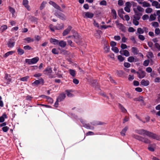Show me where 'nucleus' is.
Listing matches in <instances>:
<instances>
[{"label":"nucleus","instance_id":"423d86ee","mask_svg":"<svg viewBox=\"0 0 160 160\" xmlns=\"http://www.w3.org/2000/svg\"><path fill=\"white\" fill-rule=\"evenodd\" d=\"M148 137L152 138L153 139H155L158 141H160V136L153 133L151 132H150Z\"/></svg>","mask_w":160,"mask_h":160},{"label":"nucleus","instance_id":"8fccbe9b","mask_svg":"<svg viewBox=\"0 0 160 160\" xmlns=\"http://www.w3.org/2000/svg\"><path fill=\"white\" fill-rule=\"evenodd\" d=\"M88 81L91 84H92L94 86V84H95L96 83V81L95 80H94L92 79H90L88 80Z\"/></svg>","mask_w":160,"mask_h":160},{"label":"nucleus","instance_id":"4468645a","mask_svg":"<svg viewBox=\"0 0 160 160\" xmlns=\"http://www.w3.org/2000/svg\"><path fill=\"white\" fill-rule=\"evenodd\" d=\"M141 142L146 143V144H150L151 142V141L148 138L144 137H142L141 140Z\"/></svg>","mask_w":160,"mask_h":160},{"label":"nucleus","instance_id":"4d7b16f0","mask_svg":"<svg viewBox=\"0 0 160 160\" xmlns=\"http://www.w3.org/2000/svg\"><path fill=\"white\" fill-rule=\"evenodd\" d=\"M117 73L118 74V75H119V76H121L123 74V72L121 70V71H117Z\"/></svg>","mask_w":160,"mask_h":160},{"label":"nucleus","instance_id":"2f4dec72","mask_svg":"<svg viewBox=\"0 0 160 160\" xmlns=\"http://www.w3.org/2000/svg\"><path fill=\"white\" fill-rule=\"evenodd\" d=\"M47 3V2L46 1H43L40 7V9L41 10H42L45 7L46 4Z\"/></svg>","mask_w":160,"mask_h":160},{"label":"nucleus","instance_id":"7ed1b4c3","mask_svg":"<svg viewBox=\"0 0 160 160\" xmlns=\"http://www.w3.org/2000/svg\"><path fill=\"white\" fill-rule=\"evenodd\" d=\"M135 132L139 134L142 135H145L148 136L150 132L144 129L136 130H135Z\"/></svg>","mask_w":160,"mask_h":160},{"label":"nucleus","instance_id":"2eb2a0df","mask_svg":"<svg viewBox=\"0 0 160 160\" xmlns=\"http://www.w3.org/2000/svg\"><path fill=\"white\" fill-rule=\"evenodd\" d=\"M119 52L121 54H123V55L126 57H128L130 56L129 52L127 50H121Z\"/></svg>","mask_w":160,"mask_h":160},{"label":"nucleus","instance_id":"72a5a7b5","mask_svg":"<svg viewBox=\"0 0 160 160\" xmlns=\"http://www.w3.org/2000/svg\"><path fill=\"white\" fill-rule=\"evenodd\" d=\"M156 18V15L155 14H151L150 16L149 21H152L154 20Z\"/></svg>","mask_w":160,"mask_h":160},{"label":"nucleus","instance_id":"393cba45","mask_svg":"<svg viewBox=\"0 0 160 160\" xmlns=\"http://www.w3.org/2000/svg\"><path fill=\"white\" fill-rule=\"evenodd\" d=\"M56 15L59 18L62 20H65L66 19V16L63 13H60L59 14H58L57 15Z\"/></svg>","mask_w":160,"mask_h":160},{"label":"nucleus","instance_id":"20e7f679","mask_svg":"<svg viewBox=\"0 0 160 160\" xmlns=\"http://www.w3.org/2000/svg\"><path fill=\"white\" fill-rule=\"evenodd\" d=\"M82 16L84 18H92L94 16V14L90 12H83L82 14Z\"/></svg>","mask_w":160,"mask_h":160},{"label":"nucleus","instance_id":"680f3d73","mask_svg":"<svg viewBox=\"0 0 160 160\" xmlns=\"http://www.w3.org/2000/svg\"><path fill=\"white\" fill-rule=\"evenodd\" d=\"M9 128L7 126H5L2 128V129L3 132H7L9 129Z\"/></svg>","mask_w":160,"mask_h":160},{"label":"nucleus","instance_id":"7c9ffc66","mask_svg":"<svg viewBox=\"0 0 160 160\" xmlns=\"http://www.w3.org/2000/svg\"><path fill=\"white\" fill-rule=\"evenodd\" d=\"M7 118V115L5 114H3V115L0 117V122H3L4 121L5 118Z\"/></svg>","mask_w":160,"mask_h":160},{"label":"nucleus","instance_id":"c756f323","mask_svg":"<svg viewBox=\"0 0 160 160\" xmlns=\"http://www.w3.org/2000/svg\"><path fill=\"white\" fill-rule=\"evenodd\" d=\"M70 74L73 77H75L76 75V71L73 69H70L69 70Z\"/></svg>","mask_w":160,"mask_h":160},{"label":"nucleus","instance_id":"0eeeda50","mask_svg":"<svg viewBox=\"0 0 160 160\" xmlns=\"http://www.w3.org/2000/svg\"><path fill=\"white\" fill-rule=\"evenodd\" d=\"M132 6V4L129 2H127L125 3V7L124 8V10L128 12H130V8Z\"/></svg>","mask_w":160,"mask_h":160},{"label":"nucleus","instance_id":"f257e3e1","mask_svg":"<svg viewBox=\"0 0 160 160\" xmlns=\"http://www.w3.org/2000/svg\"><path fill=\"white\" fill-rule=\"evenodd\" d=\"M73 32V38L74 41L78 44L82 45V41L81 36L76 31H72Z\"/></svg>","mask_w":160,"mask_h":160},{"label":"nucleus","instance_id":"09e8293b","mask_svg":"<svg viewBox=\"0 0 160 160\" xmlns=\"http://www.w3.org/2000/svg\"><path fill=\"white\" fill-rule=\"evenodd\" d=\"M152 11V9L151 8H147L145 10V12L146 13H150Z\"/></svg>","mask_w":160,"mask_h":160},{"label":"nucleus","instance_id":"13d9d810","mask_svg":"<svg viewBox=\"0 0 160 160\" xmlns=\"http://www.w3.org/2000/svg\"><path fill=\"white\" fill-rule=\"evenodd\" d=\"M67 42L68 44L70 45L71 47H73L74 45L73 44L72 42L70 40H69L67 41Z\"/></svg>","mask_w":160,"mask_h":160},{"label":"nucleus","instance_id":"f8f14e48","mask_svg":"<svg viewBox=\"0 0 160 160\" xmlns=\"http://www.w3.org/2000/svg\"><path fill=\"white\" fill-rule=\"evenodd\" d=\"M156 145L155 144H149L148 147V149L151 152H153L155 150Z\"/></svg>","mask_w":160,"mask_h":160},{"label":"nucleus","instance_id":"4be33fe9","mask_svg":"<svg viewBox=\"0 0 160 160\" xmlns=\"http://www.w3.org/2000/svg\"><path fill=\"white\" fill-rule=\"evenodd\" d=\"M65 94L64 93H62L59 95L57 99H58V100L61 102L65 98Z\"/></svg>","mask_w":160,"mask_h":160},{"label":"nucleus","instance_id":"3c124183","mask_svg":"<svg viewBox=\"0 0 160 160\" xmlns=\"http://www.w3.org/2000/svg\"><path fill=\"white\" fill-rule=\"evenodd\" d=\"M29 77L28 76H26L25 77H23L20 78V80L21 81L25 82L27 81Z\"/></svg>","mask_w":160,"mask_h":160},{"label":"nucleus","instance_id":"f3484780","mask_svg":"<svg viewBox=\"0 0 160 160\" xmlns=\"http://www.w3.org/2000/svg\"><path fill=\"white\" fill-rule=\"evenodd\" d=\"M28 0H23V4L28 10H30V6L28 5Z\"/></svg>","mask_w":160,"mask_h":160},{"label":"nucleus","instance_id":"de8ad7c7","mask_svg":"<svg viewBox=\"0 0 160 160\" xmlns=\"http://www.w3.org/2000/svg\"><path fill=\"white\" fill-rule=\"evenodd\" d=\"M121 35L122 36V42H126V40H127V38H126L123 34H121Z\"/></svg>","mask_w":160,"mask_h":160},{"label":"nucleus","instance_id":"79ce46f5","mask_svg":"<svg viewBox=\"0 0 160 160\" xmlns=\"http://www.w3.org/2000/svg\"><path fill=\"white\" fill-rule=\"evenodd\" d=\"M112 50L114 52L116 53L118 52L119 51L117 47H112Z\"/></svg>","mask_w":160,"mask_h":160},{"label":"nucleus","instance_id":"49530a36","mask_svg":"<svg viewBox=\"0 0 160 160\" xmlns=\"http://www.w3.org/2000/svg\"><path fill=\"white\" fill-rule=\"evenodd\" d=\"M133 19L139 20L140 18V16L138 14H135L133 16Z\"/></svg>","mask_w":160,"mask_h":160},{"label":"nucleus","instance_id":"f704fd0d","mask_svg":"<svg viewBox=\"0 0 160 160\" xmlns=\"http://www.w3.org/2000/svg\"><path fill=\"white\" fill-rule=\"evenodd\" d=\"M117 58L118 60L120 62L123 61L125 59V58L121 55H119L118 56Z\"/></svg>","mask_w":160,"mask_h":160},{"label":"nucleus","instance_id":"412c9836","mask_svg":"<svg viewBox=\"0 0 160 160\" xmlns=\"http://www.w3.org/2000/svg\"><path fill=\"white\" fill-rule=\"evenodd\" d=\"M152 6H155L157 8H160V3L156 1H153L152 4Z\"/></svg>","mask_w":160,"mask_h":160},{"label":"nucleus","instance_id":"603ef678","mask_svg":"<svg viewBox=\"0 0 160 160\" xmlns=\"http://www.w3.org/2000/svg\"><path fill=\"white\" fill-rule=\"evenodd\" d=\"M108 56L113 60L115 59L114 54L112 53L108 55Z\"/></svg>","mask_w":160,"mask_h":160},{"label":"nucleus","instance_id":"473e14b6","mask_svg":"<svg viewBox=\"0 0 160 160\" xmlns=\"http://www.w3.org/2000/svg\"><path fill=\"white\" fill-rule=\"evenodd\" d=\"M24 40L27 42L28 43H30L34 41L33 39L30 37H28L24 39Z\"/></svg>","mask_w":160,"mask_h":160},{"label":"nucleus","instance_id":"1a4fd4ad","mask_svg":"<svg viewBox=\"0 0 160 160\" xmlns=\"http://www.w3.org/2000/svg\"><path fill=\"white\" fill-rule=\"evenodd\" d=\"M115 23L117 27L119 28V29L123 32L125 31V27L122 24L119 23L118 21H116Z\"/></svg>","mask_w":160,"mask_h":160},{"label":"nucleus","instance_id":"e2e57ef3","mask_svg":"<svg viewBox=\"0 0 160 160\" xmlns=\"http://www.w3.org/2000/svg\"><path fill=\"white\" fill-rule=\"evenodd\" d=\"M142 19L143 20H145L148 19L149 18V16L148 15L145 14L144 15L142 18Z\"/></svg>","mask_w":160,"mask_h":160},{"label":"nucleus","instance_id":"6ab92c4d","mask_svg":"<svg viewBox=\"0 0 160 160\" xmlns=\"http://www.w3.org/2000/svg\"><path fill=\"white\" fill-rule=\"evenodd\" d=\"M52 72V68L49 67H48L43 71L44 73L47 75L51 73Z\"/></svg>","mask_w":160,"mask_h":160},{"label":"nucleus","instance_id":"aec40b11","mask_svg":"<svg viewBox=\"0 0 160 160\" xmlns=\"http://www.w3.org/2000/svg\"><path fill=\"white\" fill-rule=\"evenodd\" d=\"M118 106L119 108L122 112L126 113L127 112V110L121 104L119 103L118 104Z\"/></svg>","mask_w":160,"mask_h":160},{"label":"nucleus","instance_id":"37998d69","mask_svg":"<svg viewBox=\"0 0 160 160\" xmlns=\"http://www.w3.org/2000/svg\"><path fill=\"white\" fill-rule=\"evenodd\" d=\"M112 13L113 14V17L114 18V19H115L117 17V14L116 12L114 9L112 10Z\"/></svg>","mask_w":160,"mask_h":160},{"label":"nucleus","instance_id":"f03ea898","mask_svg":"<svg viewBox=\"0 0 160 160\" xmlns=\"http://www.w3.org/2000/svg\"><path fill=\"white\" fill-rule=\"evenodd\" d=\"M39 58L36 57L32 59H26L25 62L28 64H33L36 63L39 60Z\"/></svg>","mask_w":160,"mask_h":160},{"label":"nucleus","instance_id":"c85d7f7f","mask_svg":"<svg viewBox=\"0 0 160 160\" xmlns=\"http://www.w3.org/2000/svg\"><path fill=\"white\" fill-rule=\"evenodd\" d=\"M132 52L134 55H136L138 54V51L136 48L133 47L132 48Z\"/></svg>","mask_w":160,"mask_h":160},{"label":"nucleus","instance_id":"ea45409f","mask_svg":"<svg viewBox=\"0 0 160 160\" xmlns=\"http://www.w3.org/2000/svg\"><path fill=\"white\" fill-rule=\"evenodd\" d=\"M17 51L18 54L20 55H22L24 53V50L20 48L18 49Z\"/></svg>","mask_w":160,"mask_h":160},{"label":"nucleus","instance_id":"6e6552de","mask_svg":"<svg viewBox=\"0 0 160 160\" xmlns=\"http://www.w3.org/2000/svg\"><path fill=\"white\" fill-rule=\"evenodd\" d=\"M72 27L71 26H69L67 28L64 30L63 33L62 35L63 36H65L68 34L71 31Z\"/></svg>","mask_w":160,"mask_h":160},{"label":"nucleus","instance_id":"6e6d98bb","mask_svg":"<svg viewBox=\"0 0 160 160\" xmlns=\"http://www.w3.org/2000/svg\"><path fill=\"white\" fill-rule=\"evenodd\" d=\"M52 52L54 54H58V51L55 48H53L52 49Z\"/></svg>","mask_w":160,"mask_h":160},{"label":"nucleus","instance_id":"e433bc0d","mask_svg":"<svg viewBox=\"0 0 160 160\" xmlns=\"http://www.w3.org/2000/svg\"><path fill=\"white\" fill-rule=\"evenodd\" d=\"M135 59L133 56H131L128 58V61L130 62H134Z\"/></svg>","mask_w":160,"mask_h":160},{"label":"nucleus","instance_id":"a211bd4d","mask_svg":"<svg viewBox=\"0 0 160 160\" xmlns=\"http://www.w3.org/2000/svg\"><path fill=\"white\" fill-rule=\"evenodd\" d=\"M141 84L144 86H148L149 84V81L148 80L142 79L140 82Z\"/></svg>","mask_w":160,"mask_h":160},{"label":"nucleus","instance_id":"338daca9","mask_svg":"<svg viewBox=\"0 0 160 160\" xmlns=\"http://www.w3.org/2000/svg\"><path fill=\"white\" fill-rule=\"evenodd\" d=\"M100 4L101 5L106 6L107 5V2L106 1L103 0L100 2Z\"/></svg>","mask_w":160,"mask_h":160},{"label":"nucleus","instance_id":"dca6fc26","mask_svg":"<svg viewBox=\"0 0 160 160\" xmlns=\"http://www.w3.org/2000/svg\"><path fill=\"white\" fill-rule=\"evenodd\" d=\"M104 52L105 53H107L109 52L110 50V47L109 45L107 43H106L104 44Z\"/></svg>","mask_w":160,"mask_h":160},{"label":"nucleus","instance_id":"9b49d317","mask_svg":"<svg viewBox=\"0 0 160 160\" xmlns=\"http://www.w3.org/2000/svg\"><path fill=\"white\" fill-rule=\"evenodd\" d=\"M49 3L50 4L52 5L55 8L61 11H62L61 8L58 5L55 3L54 2L52 1H50L49 2Z\"/></svg>","mask_w":160,"mask_h":160},{"label":"nucleus","instance_id":"a18cd8bd","mask_svg":"<svg viewBox=\"0 0 160 160\" xmlns=\"http://www.w3.org/2000/svg\"><path fill=\"white\" fill-rule=\"evenodd\" d=\"M137 9L138 11L140 12H143L144 11V9L139 6H137Z\"/></svg>","mask_w":160,"mask_h":160},{"label":"nucleus","instance_id":"ddd939ff","mask_svg":"<svg viewBox=\"0 0 160 160\" xmlns=\"http://www.w3.org/2000/svg\"><path fill=\"white\" fill-rule=\"evenodd\" d=\"M139 4L142 5V6L144 8L149 7L151 6L150 4L145 1L142 2V1L139 2Z\"/></svg>","mask_w":160,"mask_h":160},{"label":"nucleus","instance_id":"0e129e2a","mask_svg":"<svg viewBox=\"0 0 160 160\" xmlns=\"http://www.w3.org/2000/svg\"><path fill=\"white\" fill-rule=\"evenodd\" d=\"M30 19L33 22H36L37 21V19L33 17H31L30 18Z\"/></svg>","mask_w":160,"mask_h":160},{"label":"nucleus","instance_id":"58836bf2","mask_svg":"<svg viewBox=\"0 0 160 160\" xmlns=\"http://www.w3.org/2000/svg\"><path fill=\"white\" fill-rule=\"evenodd\" d=\"M15 52L13 51H9L5 54L4 57L5 58H6L10 55L12 54Z\"/></svg>","mask_w":160,"mask_h":160},{"label":"nucleus","instance_id":"774afa93","mask_svg":"<svg viewBox=\"0 0 160 160\" xmlns=\"http://www.w3.org/2000/svg\"><path fill=\"white\" fill-rule=\"evenodd\" d=\"M155 46L160 51V45L156 43L155 44Z\"/></svg>","mask_w":160,"mask_h":160},{"label":"nucleus","instance_id":"a878e982","mask_svg":"<svg viewBox=\"0 0 160 160\" xmlns=\"http://www.w3.org/2000/svg\"><path fill=\"white\" fill-rule=\"evenodd\" d=\"M58 44L61 47H65L66 45V42L65 41L63 40H61L59 42Z\"/></svg>","mask_w":160,"mask_h":160},{"label":"nucleus","instance_id":"bb28decb","mask_svg":"<svg viewBox=\"0 0 160 160\" xmlns=\"http://www.w3.org/2000/svg\"><path fill=\"white\" fill-rule=\"evenodd\" d=\"M132 137L140 141H141L142 137V136L135 134H132Z\"/></svg>","mask_w":160,"mask_h":160},{"label":"nucleus","instance_id":"cd10ccee","mask_svg":"<svg viewBox=\"0 0 160 160\" xmlns=\"http://www.w3.org/2000/svg\"><path fill=\"white\" fill-rule=\"evenodd\" d=\"M50 42L55 45L58 44L59 42V41L58 40L53 39L52 38H51L50 39Z\"/></svg>","mask_w":160,"mask_h":160},{"label":"nucleus","instance_id":"69168bd1","mask_svg":"<svg viewBox=\"0 0 160 160\" xmlns=\"http://www.w3.org/2000/svg\"><path fill=\"white\" fill-rule=\"evenodd\" d=\"M155 32L156 34L158 35L160 33V30L159 28H156L155 30Z\"/></svg>","mask_w":160,"mask_h":160},{"label":"nucleus","instance_id":"9d476101","mask_svg":"<svg viewBox=\"0 0 160 160\" xmlns=\"http://www.w3.org/2000/svg\"><path fill=\"white\" fill-rule=\"evenodd\" d=\"M44 83V80L42 78H41L39 80H36L34 82L32 83L33 86H36L39 84L42 83L43 84Z\"/></svg>","mask_w":160,"mask_h":160},{"label":"nucleus","instance_id":"39448f33","mask_svg":"<svg viewBox=\"0 0 160 160\" xmlns=\"http://www.w3.org/2000/svg\"><path fill=\"white\" fill-rule=\"evenodd\" d=\"M136 73L138 75V77L140 79L144 78L146 75L145 72L141 69H139L138 71L136 72Z\"/></svg>","mask_w":160,"mask_h":160},{"label":"nucleus","instance_id":"5fc2aeb1","mask_svg":"<svg viewBox=\"0 0 160 160\" xmlns=\"http://www.w3.org/2000/svg\"><path fill=\"white\" fill-rule=\"evenodd\" d=\"M152 26L155 27H158L159 26L158 23L157 22H152Z\"/></svg>","mask_w":160,"mask_h":160},{"label":"nucleus","instance_id":"bf43d9fd","mask_svg":"<svg viewBox=\"0 0 160 160\" xmlns=\"http://www.w3.org/2000/svg\"><path fill=\"white\" fill-rule=\"evenodd\" d=\"M138 20L136 19H133V24L136 26L138 25L139 24V22L138 21Z\"/></svg>","mask_w":160,"mask_h":160},{"label":"nucleus","instance_id":"5701e85b","mask_svg":"<svg viewBox=\"0 0 160 160\" xmlns=\"http://www.w3.org/2000/svg\"><path fill=\"white\" fill-rule=\"evenodd\" d=\"M128 127L126 126L124 127V128L122 130L121 132V135L123 136H125V133L126 131L128 130Z\"/></svg>","mask_w":160,"mask_h":160},{"label":"nucleus","instance_id":"864d4df0","mask_svg":"<svg viewBox=\"0 0 160 160\" xmlns=\"http://www.w3.org/2000/svg\"><path fill=\"white\" fill-rule=\"evenodd\" d=\"M138 38L139 39L142 41L144 40L145 38L144 36L140 34L138 36Z\"/></svg>","mask_w":160,"mask_h":160},{"label":"nucleus","instance_id":"052dcab7","mask_svg":"<svg viewBox=\"0 0 160 160\" xmlns=\"http://www.w3.org/2000/svg\"><path fill=\"white\" fill-rule=\"evenodd\" d=\"M124 66L126 68H129L130 67V64L128 62H125L124 63Z\"/></svg>","mask_w":160,"mask_h":160},{"label":"nucleus","instance_id":"c03bdc74","mask_svg":"<svg viewBox=\"0 0 160 160\" xmlns=\"http://www.w3.org/2000/svg\"><path fill=\"white\" fill-rule=\"evenodd\" d=\"M14 42H11L10 41L8 43V47L9 48H12L14 45Z\"/></svg>","mask_w":160,"mask_h":160},{"label":"nucleus","instance_id":"c9c22d12","mask_svg":"<svg viewBox=\"0 0 160 160\" xmlns=\"http://www.w3.org/2000/svg\"><path fill=\"white\" fill-rule=\"evenodd\" d=\"M42 97H43V98H47L48 102L51 103L53 102V100L50 97L45 95L42 96Z\"/></svg>","mask_w":160,"mask_h":160},{"label":"nucleus","instance_id":"b1692460","mask_svg":"<svg viewBox=\"0 0 160 160\" xmlns=\"http://www.w3.org/2000/svg\"><path fill=\"white\" fill-rule=\"evenodd\" d=\"M64 27V25L63 23H61L58 24L57 26L55 27V29L57 30L62 29Z\"/></svg>","mask_w":160,"mask_h":160},{"label":"nucleus","instance_id":"4c0bfd02","mask_svg":"<svg viewBox=\"0 0 160 160\" xmlns=\"http://www.w3.org/2000/svg\"><path fill=\"white\" fill-rule=\"evenodd\" d=\"M71 91L66 90V92L67 93V96L69 97H71L73 96V94L71 92Z\"/></svg>","mask_w":160,"mask_h":160},{"label":"nucleus","instance_id":"a19ab883","mask_svg":"<svg viewBox=\"0 0 160 160\" xmlns=\"http://www.w3.org/2000/svg\"><path fill=\"white\" fill-rule=\"evenodd\" d=\"M137 32L139 34H142L144 33V30L141 28H138L137 29Z\"/></svg>","mask_w":160,"mask_h":160}]
</instances>
